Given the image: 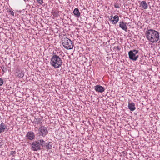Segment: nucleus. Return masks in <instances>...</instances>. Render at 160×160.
Instances as JSON below:
<instances>
[{
  "label": "nucleus",
  "instance_id": "nucleus-13",
  "mask_svg": "<svg viewBox=\"0 0 160 160\" xmlns=\"http://www.w3.org/2000/svg\"><path fill=\"white\" fill-rule=\"evenodd\" d=\"M128 108L131 111H133L135 109V104L134 103H129L128 105Z\"/></svg>",
  "mask_w": 160,
  "mask_h": 160
},
{
  "label": "nucleus",
  "instance_id": "nucleus-2",
  "mask_svg": "<svg viewBox=\"0 0 160 160\" xmlns=\"http://www.w3.org/2000/svg\"><path fill=\"white\" fill-rule=\"evenodd\" d=\"M53 53L51 58L50 63L51 65L55 68H59L61 66L62 61L58 55Z\"/></svg>",
  "mask_w": 160,
  "mask_h": 160
},
{
  "label": "nucleus",
  "instance_id": "nucleus-21",
  "mask_svg": "<svg viewBox=\"0 0 160 160\" xmlns=\"http://www.w3.org/2000/svg\"><path fill=\"white\" fill-rule=\"evenodd\" d=\"M15 151H11L10 152V154L14 156L15 154L16 153Z\"/></svg>",
  "mask_w": 160,
  "mask_h": 160
},
{
  "label": "nucleus",
  "instance_id": "nucleus-3",
  "mask_svg": "<svg viewBox=\"0 0 160 160\" xmlns=\"http://www.w3.org/2000/svg\"><path fill=\"white\" fill-rule=\"evenodd\" d=\"M62 43L63 47L67 49L70 50L73 48L72 43L70 39L67 38H62Z\"/></svg>",
  "mask_w": 160,
  "mask_h": 160
},
{
  "label": "nucleus",
  "instance_id": "nucleus-12",
  "mask_svg": "<svg viewBox=\"0 0 160 160\" xmlns=\"http://www.w3.org/2000/svg\"><path fill=\"white\" fill-rule=\"evenodd\" d=\"M42 121V118H35L34 120L35 123L37 124H41Z\"/></svg>",
  "mask_w": 160,
  "mask_h": 160
},
{
  "label": "nucleus",
  "instance_id": "nucleus-16",
  "mask_svg": "<svg viewBox=\"0 0 160 160\" xmlns=\"http://www.w3.org/2000/svg\"><path fill=\"white\" fill-rule=\"evenodd\" d=\"M6 126L3 122H2L0 125V133L4 131L6 129Z\"/></svg>",
  "mask_w": 160,
  "mask_h": 160
},
{
  "label": "nucleus",
  "instance_id": "nucleus-4",
  "mask_svg": "<svg viewBox=\"0 0 160 160\" xmlns=\"http://www.w3.org/2000/svg\"><path fill=\"white\" fill-rule=\"evenodd\" d=\"M138 52V50L135 49L130 51L128 53L130 59L133 61L137 60L139 57Z\"/></svg>",
  "mask_w": 160,
  "mask_h": 160
},
{
  "label": "nucleus",
  "instance_id": "nucleus-10",
  "mask_svg": "<svg viewBox=\"0 0 160 160\" xmlns=\"http://www.w3.org/2000/svg\"><path fill=\"white\" fill-rule=\"evenodd\" d=\"M111 17L110 20L113 24H116L118 22L119 17L118 15H115L113 17L112 16Z\"/></svg>",
  "mask_w": 160,
  "mask_h": 160
},
{
  "label": "nucleus",
  "instance_id": "nucleus-5",
  "mask_svg": "<svg viewBox=\"0 0 160 160\" xmlns=\"http://www.w3.org/2000/svg\"><path fill=\"white\" fill-rule=\"evenodd\" d=\"M42 139L33 142L32 144V150L34 151L41 150V143H42Z\"/></svg>",
  "mask_w": 160,
  "mask_h": 160
},
{
  "label": "nucleus",
  "instance_id": "nucleus-11",
  "mask_svg": "<svg viewBox=\"0 0 160 160\" xmlns=\"http://www.w3.org/2000/svg\"><path fill=\"white\" fill-rule=\"evenodd\" d=\"M126 24L123 22H119V27L127 32L128 28Z\"/></svg>",
  "mask_w": 160,
  "mask_h": 160
},
{
  "label": "nucleus",
  "instance_id": "nucleus-22",
  "mask_svg": "<svg viewBox=\"0 0 160 160\" xmlns=\"http://www.w3.org/2000/svg\"><path fill=\"white\" fill-rule=\"evenodd\" d=\"M3 83V82L2 79L1 78H0V86L2 85Z\"/></svg>",
  "mask_w": 160,
  "mask_h": 160
},
{
  "label": "nucleus",
  "instance_id": "nucleus-24",
  "mask_svg": "<svg viewBox=\"0 0 160 160\" xmlns=\"http://www.w3.org/2000/svg\"><path fill=\"white\" fill-rule=\"evenodd\" d=\"M11 160H15V159L14 158H12L11 159Z\"/></svg>",
  "mask_w": 160,
  "mask_h": 160
},
{
  "label": "nucleus",
  "instance_id": "nucleus-7",
  "mask_svg": "<svg viewBox=\"0 0 160 160\" xmlns=\"http://www.w3.org/2000/svg\"><path fill=\"white\" fill-rule=\"evenodd\" d=\"M42 143H41V146L44 148L48 150L51 149L53 143L52 142H45L43 139L42 140Z\"/></svg>",
  "mask_w": 160,
  "mask_h": 160
},
{
  "label": "nucleus",
  "instance_id": "nucleus-6",
  "mask_svg": "<svg viewBox=\"0 0 160 160\" xmlns=\"http://www.w3.org/2000/svg\"><path fill=\"white\" fill-rule=\"evenodd\" d=\"M38 133L40 135L45 137L48 133L47 128L44 126H42L38 129Z\"/></svg>",
  "mask_w": 160,
  "mask_h": 160
},
{
  "label": "nucleus",
  "instance_id": "nucleus-17",
  "mask_svg": "<svg viewBox=\"0 0 160 160\" xmlns=\"http://www.w3.org/2000/svg\"><path fill=\"white\" fill-rule=\"evenodd\" d=\"M24 76V73L22 71H19L18 74V76L19 78H22Z\"/></svg>",
  "mask_w": 160,
  "mask_h": 160
},
{
  "label": "nucleus",
  "instance_id": "nucleus-1",
  "mask_svg": "<svg viewBox=\"0 0 160 160\" xmlns=\"http://www.w3.org/2000/svg\"><path fill=\"white\" fill-rule=\"evenodd\" d=\"M147 38L151 42H157L159 39V34L155 30L150 29L146 31L145 33Z\"/></svg>",
  "mask_w": 160,
  "mask_h": 160
},
{
  "label": "nucleus",
  "instance_id": "nucleus-25",
  "mask_svg": "<svg viewBox=\"0 0 160 160\" xmlns=\"http://www.w3.org/2000/svg\"><path fill=\"white\" fill-rule=\"evenodd\" d=\"M24 0L25 1L26 0Z\"/></svg>",
  "mask_w": 160,
  "mask_h": 160
},
{
  "label": "nucleus",
  "instance_id": "nucleus-20",
  "mask_svg": "<svg viewBox=\"0 0 160 160\" xmlns=\"http://www.w3.org/2000/svg\"><path fill=\"white\" fill-rule=\"evenodd\" d=\"M37 2L40 5H42L43 2L42 0H36Z\"/></svg>",
  "mask_w": 160,
  "mask_h": 160
},
{
  "label": "nucleus",
  "instance_id": "nucleus-19",
  "mask_svg": "<svg viewBox=\"0 0 160 160\" xmlns=\"http://www.w3.org/2000/svg\"><path fill=\"white\" fill-rule=\"evenodd\" d=\"M114 7L115 8H120V7L118 4H115L114 5Z\"/></svg>",
  "mask_w": 160,
  "mask_h": 160
},
{
  "label": "nucleus",
  "instance_id": "nucleus-8",
  "mask_svg": "<svg viewBox=\"0 0 160 160\" xmlns=\"http://www.w3.org/2000/svg\"><path fill=\"white\" fill-rule=\"evenodd\" d=\"M94 89L96 92L101 93L104 92L105 90L104 87L99 85H98L95 86Z\"/></svg>",
  "mask_w": 160,
  "mask_h": 160
},
{
  "label": "nucleus",
  "instance_id": "nucleus-23",
  "mask_svg": "<svg viewBox=\"0 0 160 160\" xmlns=\"http://www.w3.org/2000/svg\"><path fill=\"white\" fill-rule=\"evenodd\" d=\"M116 48V47H114V48ZM116 49H117V50L119 51L121 49V48H120V47H119V46H118L117 47H116Z\"/></svg>",
  "mask_w": 160,
  "mask_h": 160
},
{
  "label": "nucleus",
  "instance_id": "nucleus-14",
  "mask_svg": "<svg viewBox=\"0 0 160 160\" xmlns=\"http://www.w3.org/2000/svg\"><path fill=\"white\" fill-rule=\"evenodd\" d=\"M73 13L75 16L77 18H79L80 15V13L79 12V9L78 8H75L73 11Z\"/></svg>",
  "mask_w": 160,
  "mask_h": 160
},
{
  "label": "nucleus",
  "instance_id": "nucleus-18",
  "mask_svg": "<svg viewBox=\"0 0 160 160\" xmlns=\"http://www.w3.org/2000/svg\"><path fill=\"white\" fill-rule=\"evenodd\" d=\"M8 12L12 16H14V12L12 11L9 10L8 11Z\"/></svg>",
  "mask_w": 160,
  "mask_h": 160
},
{
  "label": "nucleus",
  "instance_id": "nucleus-15",
  "mask_svg": "<svg viewBox=\"0 0 160 160\" xmlns=\"http://www.w3.org/2000/svg\"><path fill=\"white\" fill-rule=\"evenodd\" d=\"M140 5V6L144 9H146L148 8V6L147 4L145 1H142Z\"/></svg>",
  "mask_w": 160,
  "mask_h": 160
},
{
  "label": "nucleus",
  "instance_id": "nucleus-9",
  "mask_svg": "<svg viewBox=\"0 0 160 160\" xmlns=\"http://www.w3.org/2000/svg\"><path fill=\"white\" fill-rule=\"evenodd\" d=\"M26 137H27V139L30 140H32L35 138V136L33 132L30 131L27 132Z\"/></svg>",
  "mask_w": 160,
  "mask_h": 160
}]
</instances>
